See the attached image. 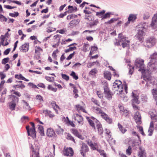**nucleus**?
Here are the masks:
<instances>
[{
	"instance_id": "bb28decb",
	"label": "nucleus",
	"mask_w": 157,
	"mask_h": 157,
	"mask_svg": "<svg viewBox=\"0 0 157 157\" xmlns=\"http://www.w3.org/2000/svg\"><path fill=\"white\" fill-rule=\"evenodd\" d=\"M130 41L128 40L124 41L121 43V45L122 46L123 48L126 47L128 48L129 47Z\"/></svg>"
},
{
	"instance_id": "f8f14e48",
	"label": "nucleus",
	"mask_w": 157,
	"mask_h": 157,
	"mask_svg": "<svg viewBox=\"0 0 157 157\" xmlns=\"http://www.w3.org/2000/svg\"><path fill=\"white\" fill-rule=\"evenodd\" d=\"M102 84L103 85L104 93L105 94V96L108 98V83L106 81H101Z\"/></svg>"
},
{
	"instance_id": "a211bd4d",
	"label": "nucleus",
	"mask_w": 157,
	"mask_h": 157,
	"mask_svg": "<svg viewBox=\"0 0 157 157\" xmlns=\"http://www.w3.org/2000/svg\"><path fill=\"white\" fill-rule=\"evenodd\" d=\"M67 8L68 9V10L67 11V12L68 13H71L73 12H75L78 10V9L76 6H68L67 7Z\"/></svg>"
},
{
	"instance_id": "13d9d810",
	"label": "nucleus",
	"mask_w": 157,
	"mask_h": 157,
	"mask_svg": "<svg viewBox=\"0 0 157 157\" xmlns=\"http://www.w3.org/2000/svg\"><path fill=\"white\" fill-rule=\"evenodd\" d=\"M40 58V53L39 52L37 54L34 55L33 58L36 60H38Z\"/></svg>"
},
{
	"instance_id": "2eb2a0df",
	"label": "nucleus",
	"mask_w": 157,
	"mask_h": 157,
	"mask_svg": "<svg viewBox=\"0 0 157 157\" xmlns=\"http://www.w3.org/2000/svg\"><path fill=\"white\" fill-rule=\"evenodd\" d=\"M132 96L133 98L131 100L132 102L136 103L137 104H139L140 103V101L138 100L139 98L138 94L133 92L132 93Z\"/></svg>"
},
{
	"instance_id": "5701e85b",
	"label": "nucleus",
	"mask_w": 157,
	"mask_h": 157,
	"mask_svg": "<svg viewBox=\"0 0 157 157\" xmlns=\"http://www.w3.org/2000/svg\"><path fill=\"white\" fill-rule=\"evenodd\" d=\"M58 128L56 129V132L58 135H63L64 132V130L61 127L57 125Z\"/></svg>"
},
{
	"instance_id": "79ce46f5",
	"label": "nucleus",
	"mask_w": 157,
	"mask_h": 157,
	"mask_svg": "<svg viewBox=\"0 0 157 157\" xmlns=\"http://www.w3.org/2000/svg\"><path fill=\"white\" fill-rule=\"evenodd\" d=\"M119 107L120 109V111L121 113H128V110L124 109L123 106L121 105H119Z\"/></svg>"
},
{
	"instance_id": "6ab92c4d",
	"label": "nucleus",
	"mask_w": 157,
	"mask_h": 157,
	"mask_svg": "<svg viewBox=\"0 0 157 157\" xmlns=\"http://www.w3.org/2000/svg\"><path fill=\"white\" fill-rule=\"evenodd\" d=\"M139 151L138 154L139 157H146L145 150L142 149L141 147H139Z\"/></svg>"
},
{
	"instance_id": "864d4df0",
	"label": "nucleus",
	"mask_w": 157,
	"mask_h": 157,
	"mask_svg": "<svg viewBox=\"0 0 157 157\" xmlns=\"http://www.w3.org/2000/svg\"><path fill=\"white\" fill-rule=\"evenodd\" d=\"M47 88L48 90H51L54 92H56L57 90V88H54L51 85H49Z\"/></svg>"
},
{
	"instance_id": "9d476101",
	"label": "nucleus",
	"mask_w": 157,
	"mask_h": 157,
	"mask_svg": "<svg viewBox=\"0 0 157 157\" xmlns=\"http://www.w3.org/2000/svg\"><path fill=\"white\" fill-rule=\"evenodd\" d=\"M144 60L142 59H137L135 61V65L140 69L144 68Z\"/></svg>"
},
{
	"instance_id": "c85d7f7f",
	"label": "nucleus",
	"mask_w": 157,
	"mask_h": 157,
	"mask_svg": "<svg viewBox=\"0 0 157 157\" xmlns=\"http://www.w3.org/2000/svg\"><path fill=\"white\" fill-rule=\"evenodd\" d=\"M154 99L156 101L157 100V89H153L151 90Z\"/></svg>"
},
{
	"instance_id": "aec40b11",
	"label": "nucleus",
	"mask_w": 157,
	"mask_h": 157,
	"mask_svg": "<svg viewBox=\"0 0 157 157\" xmlns=\"http://www.w3.org/2000/svg\"><path fill=\"white\" fill-rule=\"evenodd\" d=\"M15 78L18 79H21L26 82H28L29 80L25 78L21 74H20L19 75L16 74L15 75Z\"/></svg>"
},
{
	"instance_id": "39448f33",
	"label": "nucleus",
	"mask_w": 157,
	"mask_h": 157,
	"mask_svg": "<svg viewBox=\"0 0 157 157\" xmlns=\"http://www.w3.org/2000/svg\"><path fill=\"white\" fill-rule=\"evenodd\" d=\"M156 42V40L154 36L147 38L144 44V46L151 48L155 45Z\"/></svg>"
},
{
	"instance_id": "423d86ee",
	"label": "nucleus",
	"mask_w": 157,
	"mask_h": 157,
	"mask_svg": "<svg viewBox=\"0 0 157 157\" xmlns=\"http://www.w3.org/2000/svg\"><path fill=\"white\" fill-rule=\"evenodd\" d=\"M63 155L66 156L72 157L74 154V151L72 148L70 147H65L63 150Z\"/></svg>"
},
{
	"instance_id": "dca6fc26",
	"label": "nucleus",
	"mask_w": 157,
	"mask_h": 157,
	"mask_svg": "<svg viewBox=\"0 0 157 157\" xmlns=\"http://www.w3.org/2000/svg\"><path fill=\"white\" fill-rule=\"evenodd\" d=\"M110 132H109V142L112 149L113 150H114L113 145L115 144L116 140H113V138L111 137V135H110Z\"/></svg>"
},
{
	"instance_id": "680f3d73",
	"label": "nucleus",
	"mask_w": 157,
	"mask_h": 157,
	"mask_svg": "<svg viewBox=\"0 0 157 157\" xmlns=\"http://www.w3.org/2000/svg\"><path fill=\"white\" fill-rule=\"evenodd\" d=\"M67 11H66L63 13H61L59 15H58V16L59 18H63L65 16L67 15Z\"/></svg>"
},
{
	"instance_id": "69168bd1",
	"label": "nucleus",
	"mask_w": 157,
	"mask_h": 157,
	"mask_svg": "<svg viewBox=\"0 0 157 157\" xmlns=\"http://www.w3.org/2000/svg\"><path fill=\"white\" fill-rule=\"evenodd\" d=\"M10 50H11L10 48H7L6 49L4 52H3L4 55H8L10 51Z\"/></svg>"
},
{
	"instance_id": "58836bf2",
	"label": "nucleus",
	"mask_w": 157,
	"mask_h": 157,
	"mask_svg": "<svg viewBox=\"0 0 157 157\" xmlns=\"http://www.w3.org/2000/svg\"><path fill=\"white\" fill-rule=\"evenodd\" d=\"M98 23V19H96L93 22H90L89 24L90 27H92L93 26L96 25Z\"/></svg>"
},
{
	"instance_id": "774afa93",
	"label": "nucleus",
	"mask_w": 157,
	"mask_h": 157,
	"mask_svg": "<svg viewBox=\"0 0 157 157\" xmlns=\"http://www.w3.org/2000/svg\"><path fill=\"white\" fill-rule=\"evenodd\" d=\"M101 20H104L108 18V12L104 14L101 17Z\"/></svg>"
},
{
	"instance_id": "4be33fe9",
	"label": "nucleus",
	"mask_w": 157,
	"mask_h": 157,
	"mask_svg": "<svg viewBox=\"0 0 157 157\" xmlns=\"http://www.w3.org/2000/svg\"><path fill=\"white\" fill-rule=\"evenodd\" d=\"M37 126L38 127V130L39 131V132L40 133V135L42 136H44L45 134L43 127L40 125H38Z\"/></svg>"
},
{
	"instance_id": "0e129e2a",
	"label": "nucleus",
	"mask_w": 157,
	"mask_h": 157,
	"mask_svg": "<svg viewBox=\"0 0 157 157\" xmlns=\"http://www.w3.org/2000/svg\"><path fill=\"white\" fill-rule=\"evenodd\" d=\"M6 38L5 36H4L2 35H1L0 36V39L1 41V44L2 45L4 44V41L5 40V39Z\"/></svg>"
},
{
	"instance_id": "4468645a",
	"label": "nucleus",
	"mask_w": 157,
	"mask_h": 157,
	"mask_svg": "<svg viewBox=\"0 0 157 157\" xmlns=\"http://www.w3.org/2000/svg\"><path fill=\"white\" fill-rule=\"evenodd\" d=\"M29 43H25L23 44L19 48V49L21 51H22L24 52H26L29 50Z\"/></svg>"
},
{
	"instance_id": "412c9836",
	"label": "nucleus",
	"mask_w": 157,
	"mask_h": 157,
	"mask_svg": "<svg viewBox=\"0 0 157 157\" xmlns=\"http://www.w3.org/2000/svg\"><path fill=\"white\" fill-rule=\"evenodd\" d=\"M122 84V82L120 80H116L115 82L113 83V90L117 89V88L119 87Z\"/></svg>"
},
{
	"instance_id": "4c0bfd02",
	"label": "nucleus",
	"mask_w": 157,
	"mask_h": 157,
	"mask_svg": "<svg viewBox=\"0 0 157 157\" xmlns=\"http://www.w3.org/2000/svg\"><path fill=\"white\" fill-rule=\"evenodd\" d=\"M128 66H129L128 68L129 70L128 72V74L129 75H132L133 72L134 70V67L133 66H132L128 64Z\"/></svg>"
},
{
	"instance_id": "c03bdc74",
	"label": "nucleus",
	"mask_w": 157,
	"mask_h": 157,
	"mask_svg": "<svg viewBox=\"0 0 157 157\" xmlns=\"http://www.w3.org/2000/svg\"><path fill=\"white\" fill-rule=\"evenodd\" d=\"M14 13H10L9 15L10 16L13 17H16L19 15V13L18 12H14Z\"/></svg>"
},
{
	"instance_id": "0eeeda50",
	"label": "nucleus",
	"mask_w": 157,
	"mask_h": 157,
	"mask_svg": "<svg viewBox=\"0 0 157 157\" xmlns=\"http://www.w3.org/2000/svg\"><path fill=\"white\" fill-rule=\"evenodd\" d=\"M118 38L119 40L114 43L117 46L121 45V43L124 42L127 40L126 39V37L124 36L123 35L122 33H119L118 34Z\"/></svg>"
},
{
	"instance_id": "20e7f679",
	"label": "nucleus",
	"mask_w": 157,
	"mask_h": 157,
	"mask_svg": "<svg viewBox=\"0 0 157 157\" xmlns=\"http://www.w3.org/2000/svg\"><path fill=\"white\" fill-rule=\"evenodd\" d=\"M29 124L32 126V128H30L29 125H27L26 126V129L27 130V132L28 136H30L32 137L33 139H35L36 138V128L34 123L33 122H30Z\"/></svg>"
},
{
	"instance_id": "f704fd0d",
	"label": "nucleus",
	"mask_w": 157,
	"mask_h": 157,
	"mask_svg": "<svg viewBox=\"0 0 157 157\" xmlns=\"http://www.w3.org/2000/svg\"><path fill=\"white\" fill-rule=\"evenodd\" d=\"M82 149H84L85 152H87L89 151V148L88 146L85 143H83L81 147Z\"/></svg>"
},
{
	"instance_id": "5fc2aeb1",
	"label": "nucleus",
	"mask_w": 157,
	"mask_h": 157,
	"mask_svg": "<svg viewBox=\"0 0 157 157\" xmlns=\"http://www.w3.org/2000/svg\"><path fill=\"white\" fill-rule=\"evenodd\" d=\"M7 1L9 2V3H10L11 2H12L13 3H14L16 4H17L18 5H21V2L18 1H17L7 0Z\"/></svg>"
},
{
	"instance_id": "b1692460",
	"label": "nucleus",
	"mask_w": 157,
	"mask_h": 157,
	"mask_svg": "<svg viewBox=\"0 0 157 157\" xmlns=\"http://www.w3.org/2000/svg\"><path fill=\"white\" fill-rule=\"evenodd\" d=\"M136 18V15L131 14L129 15L128 19H129V21H130L132 22H134L135 21Z\"/></svg>"
},
{
	"instance_id": "8fccbe9b",
	"label": "nucleus",
	"mask_w": 157,
	"mask_h": 157,
	"mask_svg": "<svg viewBox=\"0 0 157 157\" xmlns=\"http://www.w3.org/2000/svg\"><path fill=\"white\" fill-rule=\"evenodd\" d=\"M62 78L66 81H68L69 80V77L68 75L66 74L63 73L61 74Z\"/></svg>"
},
{
	"instance_id": "3c124183",
	"label": "nucleus",
	"mask_w": 157,
	"mask_h": 157,
	"mask_svg": "<svg viewBox=\"0 0 157 157\" xmlns=\"http://www.w3.org/2000/svg\"><path fill=\"white\" fill-rule=\"evenodd\" d=\"M100 154L101 155L103 156L104 157H107L106 156V154L105 153H104L103 152L104 151L101 149H99L97 148V149H96Z\"/></svg>"
},
{
	"instance_id": "ddd939ff",
	"label": "nucleus",
	"mask_w": 157,
	"mask_h": 157,
	"mask_svg": "<svg viewBox=\"0 0 157 157\" xmlns=\"http://www.w3.org/2000/svg\"><path fill=\"white\" fill-rule=\"evenodd\" d=\"M46 134L47 136L49 137H52L53 136L55 137L56 136L55 131L51 128L47 129Z\"/></svg>"
},
{
	"instance_id": "c9c22d12",
	"label": "nucleus",
	"mask_w": 157,
	"mask_h": 157,
	"mask_svg": "<svg viewBox=\"0 0 157 157\" xmlns=\"http://www.w3.org/2000/svg\"><path fill=\"white\" fill-rule=\"evenodd\" d=\"M96 12V15L97 16H98L99 17L101 18L103 15V14L105 13V10H102L100 12Z\"/></svg>"
},
{
	"instance_id": "cd10ccee",
	"label": "nucleus",
	"mask_w": 157,
	"mask_h": 157,
	"mask_svg": "<svg viewBox=\"0 0 157 157\" xmlns=\"http://www.w3.org/2000/svg\"><path fill=\"white\" fill-rule=\"evenodd\" d=\"M115 91H117L119 92V93H117V94H121L123 90V87L122 84L121 86H120L119 87L117 88V89H114Z\"/></svg>"
},
{
	"instance_id": "9b49d317",
	"label": "nucleus",
	"mask_w": 157,
	"mask_h": 157,
	"mask_svg": "<svg viewBox=\"0 0 157 157\" xmlns=\"http://www.w3.org/2000/svg\"><path fill=\"white\" fill-rule=\"evenodd\" d=\"M150 26L153 29L157 28V13L154 14Z\"/></svg>"
},
{
	"instance_id": "09e8293b",
	"label": "nucleus",
	"mask_w": 157,
	"mask_h": 157,
	"mask_svg": "<svg viewBox=\"0 0 157 157\" xmlns=\"http://www.w3.org/2000/svg\"><path fill=\"white\" fill-rule=\"evenodd\" d=\"M36 99L39 100V101H43L44 100L43 97L40 94H37L36 97Z\"/></svg>"
},
{
	"instance_id": "7ed1b4c3",
	"label": "nucleus",
	"mask_w": 157,
	"mask_h": 157,
	"mask_svg": "<svg viewBox=\"0 0 157 157\" xmlns=\"http://www.w3.org/2000/svg\"><path fill=\"white\" fill-rule=\"evenodd\" d=\"M8 97V99L10 101L8 103L9 108L12 111L14 110L15 109L17 103L18 102L19 98L13 94L9 95Z\"/></svg>"
},
{
	"instance_id": "473e14b6",
	"label": "nucleus",
	"mask_w": 157,
	"mask_h": 157,
	"mask_svg": "<svg viewBox=\"0 0 157 157\" xmlns=\"http://www.w3.org/2000/svg\"><path fill=\"white\" fill-rule=\"evenodd\" d=\"M73 88L74 89V90L73 91V94H75L74 98H76L79 96V95L78 94V91L76 87H73Z\"/></svg>"
},
{
	"instance_id": "bf43d9fd",
	"label": "nucleus",
	"mask_w": 157,
	"mask_h": 157,
	"mask_svg": "<svg viewBox=\"0 0 157 157\" xmlns=\"http://www.w3.org/2000/svg\"><path fill=\"white\" fill-rule=\"evenodd\" d=\"M67 136L68 137L67 139L71 140L72 141L75 143V140L74 139V137L72 136H71L70 134H68Z\"/></svg>"
},
{
	"instance_id": "a19ab883",
	"label": "nucleus",
	"mask_w": 157,
	"mask_h": 157,
	"mask_svg": "<svg viewBox=\"0 0 157 157\" xmlns=\"http://www.w3.org/2000/svg\"><path fill=\"white\" fill-rule=\"evenodd\" d=\"M118 19V18H113L109 20V25L114 23L115 22L117 21Z\"/></svg>"
},
{
	"instance_id": "37998d69",
	"label": "nucleus",
	"mask_w": 157,
	"mask_h": 157,
	"mask_svg": "<svg viewBox=\"0 0 157 157\" xmlns=\"http://www.w3.org/2000/svg\"><path fill=\"white\" fill-rule=\"evenodd\" d=\"M78 17L77 15L75 14H71L70 15H68L67 17V20H71L73 18H76Z\"/></svg>"
},
{
	"instance_id": "603ef678",
	"label": "nucleus",
	"mask_w": 157,
	"mask_h": 157,
	"mask_svg": "<svg viewBox=\"0 0 157 157\" xmlns=\"http://www.w3.org/2000/svg\"><path fill=\"white\" fill-rule=\"evenodd\" d=\"M28 85L29 86H31L33 88L38 89V87L37 86L34 84L33 83L30 82L28 83Z\"/></svg>"
},
{
	"instance_id": "f257e3e1",
	"label": "nucleus",
	"mask_w": 157,
	"mask_h": 157,
	"mask_svg": "<svg viewBox=\"0 0 157 157\" xmlns=\"http://www.w3.org/2000/svg\"><path fill=\"white\" fill-rule=\"evenodd\" d=\"M157 69V63L155 61H151L148 63L147 69L140 68L139 71L142 72L143 74V79L147 82L146 86L147 87L150 86V84L153 85L155 81L151 75V72Z\"/></svg>"
},
{
	"instance_id": "338daca9",
	"label": "nucleus",
	"mask_w": 157,
	"mask_h": 157,
	"mask_svg": "<svg viewBox=\"0 0 157 157\" xmlns=\"http://www.w3.org/2000/svg\"><path fill=\"white\" fill-rule=\"evenodd\" d=\"M7 20V18L3 15H2L1 19H0V21L2 22L5 21L6 22Z\"/></svg>"
},
{
	"instance_id": "ea45409f",
	"label": "nucleus",
	"mask_w": 157,
	"mask_h": 157,
	"mask_svg": "<svg viewBox=\"0 0 157 157\" xmlns=\"http://www.w3.org/2000/svg\"><path fill=\"white\" fill-rule=\"evenodd\" d=\"M69 48L65 50V52L66 53H67L70 51H72L76 49L77 48L76 47L74 46L73 47H69Z\"/></svg>"
},
{
	"instance_id": "393cba45",
	"label": "nucleus",
	"mask_w": 157,
	"mask_h": 157,
	"mask_svg": "<svg viewBox=\"0 0 157 157\" xmlns=\"http://www.w3.org/2000/svg\"><path fill=\"white\" fill-rule=\"evenodd\" d=\"M150 61L155 62L157 63V53L155 52L153 54L150 56Z\"/></svg>"
},
{
	"instance_id": "c756f323",
	"label": "nucleus",
	"mask_w": 157,
	"mask_h": 157,
	"mask_svg": "<svg viewBox=\"0 0 157 157\" xmlns=\"http://www.w3.org/2000/svg\"><path fill=\"white\" fill-rule=\"evenodd\" d=\"M86 119H87L88 122H89L90 125L91 127H92L95 130V127L94 121L90 119L89 117H86Z\"/></svg>"
},
{
	"instance_id": "4d7b16f0",
	"label": "nucleus",
	"mask_w": 157,
	"mask_h": 157,
	"mask_svg": "<svg viewBox=\"0 0 157 157\" xmlns=\"http://www.w3.org/2000/svg\"><path fill=\"white\" fill-rule=\"evenodd\" d=\"M94 46H92L91 47V50L93 52L98 50V47L96 44H94Z\"/></svg>"
},
{
	"instance_id": "72a5a7b5",
	"label": "nucleus",
	"mask_w": 157,
	"mask_h": 157,
	"mask_svg": "<svg viewBox=\"0 0 157 157\" xmlns=\"http://www.w3.org/2000/svg\"><path fill=\"white\" fill-rule=\"evenodd\" d=\"M118 126L120 131L122 133H124L127 131V130L125 129L119 123H118Z\"/></svg>"
},
{
	"instance_id": "6e6d98bb",
	"label": "nucleus",
	"mask_w": 157,
	"mask_h": 157,
	"mask_svg": "<svg viewBox=\"0 0 157 157\" xmlns=\"http://www.w3.org/2000/svg\"><path fill=\"white\" fill-rule=\"evenodd\" d=\"M29 148L31 149L33 152L34 153V154L36 153V151L37 150V149L36 148L35 150L33 145L31 143H29Z\"/></svg>"
},
{
	"instance_id": "6e6552de",
	"label": "nucleus",
	"mask_w": 157,
	"mask_h": 157,
	"mask_svg": "<svg viewBox=\"0 0 157 157\" xmlns=\"http://www.w3.org/2000/svg\"><path fill=\"white\" fill-rule=\"evenodd\" d=\"M80 20L78 19H74L72 20L69 23L68 26V28H73L75 27L79 24Z\"/></svg>"
},
{
	"instance_id": "1a4fd4ad",
	"label": "nucleus",
	"mask_w": 157,
	"mask_h": 157,
	"mask_svg": "<svg viewBox=\"0 0 157 157\" xmlns=\"http://www.w3.org/2000/svg\"><path fill=\"white\" fill-rule=\"evenodd\" d=\"M133 118L137 124H141V116L139 112H137L135 113Z\"/></svg>"
},
{
	"instance_id": "e433bc0d",
	"label": "nucleus",
	"mask_w": 157,
	"mask_h": 157,
	"mask_svg": "<svg viewBox=\"0 0 157 157\" xmlns=\"http://www.w3.org/2000/svg\"><path fill=\"white\" fill-rule=\"evenodd\" d=\"M70 75L75 80H77L78 78V75H76V73L74 71H72L70 74Z\"/></svg>"
},
{
	"instance_id": "7c9ffc66",
	"label": "nucleus",
	"mask_w": 157,
	"mask_h": 157,
	"mask_svg": "<svg viewBox=\"0 0 157 157\" xmlns=\"http://www.w3.org/2000/svg\"><path fill=\"white\" fill-rule=\"evenodd\" d=\"M99 113L101 114V116L102 118L105 119L107 122H108V117L107 115L103 111H101H101H99Z\"/></svg>"
},
{
	"instance_id": "a878e982",
	"label": "nucleus",
	"mask_w": 157,
	"mask_h": 157,
	"mask_svg": "<svg viewBox=\"0 0 157 157\" xmlns=\"http://www.w3.org/2000/svg\"><path fill=\"white\" fill-rule=\"evenodd\" d=\"M75 106L77 108V111H78V113H79V110H81L84 113H87L86 111L82 106H80L78 104L76 105Z\"/></svg>"
},
{
	"instance_id": "a18cd8bd",
	"label": "nucleus",
	"mask_w": 157,
	"mask_h": 157,
	"mask_svg": "<svg viewBox=\"0 0 157 157\" xmlns=\"http://www.w3.org/2000/svg\"><path fill=\"white\" fill-rule=\"evenodd\" d=\"M9 60L10 58L9 57L5 58L2 60V64L5 65L9 62Z\"/></svg>"
},
{
	"instance_id": "052dcab7",
	"label": "nucleus",
	"mask_w": 157,
	"mask_h": 157,
	"mask_svg": "<svg viewBox=\"0 0 157 157\" xmlns=\"http://www.w3.org/2000/svg\"><path fill=\"white\" fill-rule=\"evenodd\" d=\"M123 86L124 88L125 92H126V93H128L127 85L126 82L125 81H124V82Z\"/></svg>"
},
{
	"instance_id": "de8ad7c7",
	"label": "nucleus",
	"mask_w": 157,
	"mask_h": 157,
	"mask_svg": "<svg viewBox=\"0 0 157 157\" xmlns=\"http://www.w3.org/2000/svg\"><path fill=\"white\" fill-rule=\"evenodd\" d=\"M132 147L130 146L128 147V149L126 150V153L127 155H130L132 153Z\"/></svg>"
},
{
	"instance_id": "2f4dec72",
	"label": "nucleus",
	"mask_w": 157,
	"mask_h": 157,
	"mask_svg": "<svg viewBox=\"0 0 157 157\" xmlns=\"http://www.w3.org/2000/svg\"><path fill=\"white\" fill-rule=\"evenodd\" d=\"M96 126L97 127L99 134L100 135H102L103 134V132L102 128V125H99L98 124H97Z\"/></svg>"
},
{
	"instance_id": "49530a36",
	"label": "nucleus",
	"mask_w": 157,
	"mask_h": 157,
	"mask_svg": "<svg viewBox=\"0 0 157 157\" xmlns=\"http://www.w3.org/2000/svg\"><path fill=\"white\" fill-rule=\"evenodd\" d=\"M12 92H13V94H15L18 97H21V94L20 92L16 91L14 90H10V92L11 93Z\"/></svg>"
},
{
	"instance_id": "e2e57ef3",
	"label": "nucleus",
	"mask_w": 157,
	"mask_h": 157,
	"mask_svg": "<svg viewBox=\"0 0 157 157\" xmlns=\"http://www.w3.org/2000/svg\"><path fill=\"white\" fill-rule=\"evenodd\" d=\"M97 71L96 69H92L90 71L89 74L92 75H94L97 73Z\"/></svg>"
},
{
	"instance_id": "f03ea898",
	"label": "nucleus",
	"mask_w": 157,
	"mask_h": 157,
	"mask_svg": "<svg viewBox=\"0 0 157 157\" xmlns=\"http://www.w3.org/2000/svg\"><path fill=\"white\" fill-rule=\"evenodd\" d=\"M148 26V24L144 22H141L137 26V27L139 29L136 36L139 41H143L144 36L145 34V31Z\"/></svg>"
},
{
	"instance_id": "f3484780",
	"label": "nucleus",
	"mask_w": 157,
	"mask_h": 157,
	"mask_svg": "<svg viewBox=\"0 0 157 157\" xmlns=\"http://www.w3.org/2000/svg\"><path fill=\"white\" fill-rule=\"evenodd\" d=\"M72 133L76 136L78 137L80 139L83 140L84 137L82 136L81 134H79L78 131L76 129H71Z\"/></svg>"
}]
</instances>
